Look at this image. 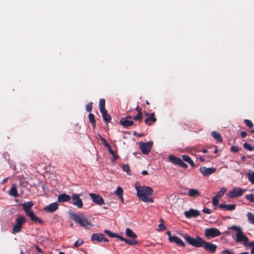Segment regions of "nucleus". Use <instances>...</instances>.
I'll return each mask as SVG.
<instances>
[{"instance_id":"7","label":"nucleus","mask_w":254,"mask_h":254,"mask_svg":"<svg viewBox=\"0 0 254 254\" xmlns=\"http://www.w3.org/2000/svg\"><path fill=\"white\" fill-rule=\"evenodd\" d=\"M108 152L112 155L113 159L112 162L117 160L119 156L117 154L118 149L115 144H104Z\"/></svg>"},{"instance_id":"1","label":"nucleus","mask_w":254,"mask_h":254,"mask_svg":"<svg viewBox=\"0 0 254 254\" xmlns=\"http://www.w3.org/2000/svg\"><path fill=\"white\" fill-rule=\"evenodd\" d=\"M135 188L137 191V196L140 200L146 203L154 202L151 197L153 193V190L151 188L145 186H141L139 182H136Z\"/></svg>"},{"instance_id":"60","label":"nucleus","mask_w":254,"mask_h":254,"mask_svg":"<svg viewBox=\"0 0 254 254\" xmlns=\"http://www.w3.org/2000/svg\"><path fill=\"white\" fill-rule=\"evenodd\" d=\"M144 133H139V134H138L137 135V136H138V137L142 136H144Z\"/></svg>"},{"instance_id":"15","label":"nucleus","mask_w":254,"mask_h":254,"mask_svg":"<svg viewBox=\"0 0 254 254\" xmlns=\"http://www.w3.org/2000/svg\"><path fill=\"white\" fill-rule=\"evenodd\" d=\"M89 196L93 201L96 204L101 205L104 204V199L99 195L93 193H90Z\"/></svg>"},{"instance_id":"6","label":"nucleus","mask_w":254,"mask_h":254,"mask_svg":"<svg viewBox=\"0 0 254 254\" xmlns=\"http://www.w3.org/2000/svg\"><path fill=\"white\" fill-rule=\"evenodd\" d=\"M26 222V218L23 216H20L16 219V223L13 226L12 232L17 233L21 231L23 225Z\"/></svg>"},{"instance_id":"53","label":"nucleus","mask_w":254,"mask_h":254,"mask_svg":"<svg viewBox=\"0 0 254 254\" xmlns=\"http://www.w3.org/2000/svg\"><path fill=\"white\" fill-rule=\"evenodd\" d=\"M99 137L100 138L102 143H107L105 139L102 137L101 135H99Z\"/></svg>"},{"instance_id":"47","label":"nucleus","mask_w":254,"mask_h":254,"mask_svg":"<svg viewBox=\"0 0 254 254\" xmlns=\"http://www.w3.org/2000/svg\"><path fill=\"white\" fill-rule=\"evenodd\" d=\"M248 246L252 247L251 253V254H254V242H250Z\"/></svg>"},{"instance_id":"4","label":"nucleus","mask_w":254,"mask_h":254,"mask_svg":"<svg viewBox=\"0 0 254 254\" xmlns=\"http://www.w3.org/2000/svg\"><path fill=\"white\" fill-rule=\"evenodd\" d=\"M228 229L229 230H233L236 232L235 241L236 243H242L245 246L249 245V238L244 234L241 227L236 225H232L229 227Z\"/></svg>"},{"instance_id":"42","label":"nucleus","mask_w":254,"mask_h":254,"mask_svg":"<svg viewBox=\"0 0 254 254\" xmlns=\"http://www.w3.org/2000/svg\"><path fill=\"white\" fill-rule=\"evenodd\" d=\"M219 199L218 197L217 196H214L212 198V202L213 205V206H217L219 202Z\"/></svg>"},{"instance_id":"46","label":"nucleus","mask_w":254,"mask_h":254,"mask_svg":"<svg viewBox=\"0 0 254 254\" xmlns=\"http://www.w3.org/2000/svg\"><path fill=\"white\" fill-rule=\"evenodd\" d=\"M83 243V241L81 240H77L74 244V246L75 247H78L80 246Z\"/></svg>"},{"instance_id":"55","label":"nucleus","mask_w":254,"mask_h":254,"mask_svg":"<svg viewBox=\"0 0 254 254\" xmlns=\"http://www.w3.org/2000/svg\"><path fill=\"white\" fill-rule=\"evenodd\" d=\"M132 117L130 115H127L126 117L122 118L121 119H124L126 120L131 119Z\"/></svg>"},{"instance_id":"3","label":"nucleus","mask_w":254,"mask_h":254,"mask_svg":"<svg viewBox=\"0 0 254 254\" xmlns=\"http://www.w3.org/2000/svg\"><path fill=\"white\" fill-rule=\"evenodd\" d=\"M69 215L76 223L85 229H89L93 226L90 220L86 218L83 214L70 212Z\"/></svg>"},{"instance_id":"41","label":"nucleus","mask_w":254,"mask_h":254,"mask_svg":"<svg viewBox=\"0 0 254 254\" xmlns=\"http://www.w3.org/2000/svg\"><path fill=\"white\" fill-rule=\"evenodd\" d=\"M122 169H123L124 171L127 172V174L130 175V174H129V171H130L129 167V166L127 164L124 165L122 166Z\"/></svg>"},{"instance_id":"29","label":"nucleus","mask_w":254,"mask_h":254,"mask_svg":"<svg viewBox=\"0 0 254 254\" xmlns=\"http://www.w3.org/2000/svg\"><path fill=\"white\" fill-rule=\"evenodd\" d=\"M115 193L119 196V197L121 199L122 201L123 202L124 199L123 197V190L122 188L120 187H118L116 190Z\"/></svg>"},{"instance_id":"35","label":"nucleus","mask_w":254,"mask_h":254,"mask_svg":"<svg viewBox=\"0 0 254 254\" xmlns=\"http://www.w3.org/2000/svg\"><path fill=\"white\" fill-rule=\"evenodd\" d=\"M247 176L249 181L254 184V172L250 171L248 173Z\"/></svg>"},{"instance_id":"24","label":"nucleus","mask_w":254,"mask_h":254,"mask_svg":"<svg viewBox=\"0 0 254 254\" xmlns=\"http://www.w3.org/2000/svg\"><path fill=\"white\" fill-rule=\"evenodd\" d=\"M100 112L102 114V118L104 121L108 124L109 123L111 122V116L108 114L107 111L106 110L101 111Z\"/></svg>"},{"instance_id":"61","label":"nucleus","mask_w":254,"mask_h":254,"mask_svg":"<svg viewBox=\"0 0 254 254\" xmlns=\"http://www.w3.org/2000/svg\"><path fill=\"white\" fill-rule=\"evenodd\" d=\"M7 180V178H5L3 180H2V183L4 184V183H5Z\"/></svg>"},{"instance_id":"37","label":"nucleus","mask_w":254,"mask_h":254,"mask_svg":"<svg viewBox=\"0 0 254 254\" xmlns=\"http://www.w3.org/2000/svg\"><path fill=\"white\" fill-rule=\"evenodd\" d=\"M105 233H106L109 237L111 238H116L117 236V234L113 233L109 230H105Z\"/></svg>"},{"instance_id":"44","label":"nucleus","mask_w":254,"mask_h":254,"mask_svg":"<svg viewBox=\"0 0 254 254\" xmlns=\"http://www.w3.org/2000/svg\"><path fill=\"white\" fill-rule=\"evenodd\" d=\"M230 150L233 152H237L240 150V148L237 146L233 145L231 146Z\"/></svg>"},{"instance_id":"18","label":"nucleus","mask_w":254,"mask_h":254,"mask_svg":"<svg viewBox=\"0 0 254 254\" xmlns=\"http://www.w3.org/2000/svg\"><path fill=\"white\" fill-rule=\"evenodd\" d=\"M139 148L144 154H148L152 147V144H139Z\"/></svg>"},{"instance_id":"31","label":"nucleus","mask_w":254,"mask_h":254,"mask_svg":"<svg viewBox=\"0 0 254 254\" xmlns=\"http://www.w3.org/2000/svg\"><path fill=\"white\" fill-rule=\"evenodd\" d=\"M9 194L14 197H16L17 196V190L15 186H13L11 188L9 191Z\"/></svg>"},{"instance_id":"32","label":"nucleus","mask_w":254,"mask_h":254,"mask_svg":"<svg viewBox=\"0 0 254 254\" xmlns=\"http://www.w3.org/2000/svg\"><path fill=\"white\" fill-rule=\"evenodd\" d=\"M99 105L100 111L106 110L105 109V100L104 99H100Z\"/></svg>"},{"instance_id":"9","label":"nucleus","mask_w":254,"mask_h":254,"mask_svg":"<svg viewBox=\"0 0 254 254\" xmlns=\"http://www.w3.org/2000/svg\"><path fill=\"white\" fill-rule=\"evenodd\" d=\"M216 168L214 167L207 168L205 166H201L199 168V171L203 177H209L216 171Z\"/></svg>"},{"instance_id":"14","label":"nucleus","mask_w":254,"mask_h":254,"mask_svg":"<svg viewBox=\"0 0 254 254\" xmlns=\"http://www.w3.org/2000/svg\"><path fill=\"white\" fill-rule=\"evenodd\" d=\"M145 115L148 116L144 120V123L146 125L148 126L152 125L156 121L157 119L155 117V113H152L149 114L146 112H145Z\"/></svg>"},{"instance_id":"25","label":"nucleus","mask_w":254,"mask_h":254,"mask_svg":"<svg viewBox=\"0 0 254 254\" xmlns=\"http://www.w3.org/2000/svg\"><path fill=\"white\" fill-rule=\"evenodd\" d=\"M120 124L125 127H128L133 125L134 122L131 120L121 119Z\"/></svg>"},{"instance_id":"59","label":"nucleus","mask_w":254,"mask_h":254,"mask_svg":"<svg viewBox=\"0 0 254 254\" xmlns=\"http://www.w3.org/2000/svg\"><path fill=\"white\" fill-rule=\"evenodd\" d=\"M202 152L205 153H206L207 152V150L206 149H202L201 151Z\"/></svg>"},{"instance_id":"13","label":"nucleus","mask_w":254,"mask_h":254,"mask_svg":"<svg viewBox=\"0 0 254 254\" xmlns=\"http://www.w3.org/2000/svg\"><path fill=\"white\" fill-rule=\"evenodd\" d=\"M91 240L95 242H107L108 240L102 233H95L92 235Z\"/></svg>"},{"instance_id":"51","label":"nucleus","mask_w":254,"mask_h":254,"mask_svg":"<svg viewBox=\"0 0 254 254\" xmlns=\"http://www.w3.org/2000/svg\"><path fill=\"white\" fill-rule=\"evenodd\" d=\"M247 135V133L245 131H242L241 133V136L242 137V138H244L245 137H246V136Z\"/></svg>"},{"instance_id":"38","label":"nucleus","mask_w":254,"mask_h":254,"mask_svg":"<svg viewBox=\"0 0 254 254\" xmlns=\"http://www.w3.org/2000/svg\"><path fill=\"white\" fill-rule=\"evenodd\" d=\"M135 121L141 122L142 119V113H137V115L133 118Z\"/></svg>"},{"instance_id":"63","label":"nucleus","mask_w":254,"mask_h":254,"mask_svg":"<svg viewBox=\"0 0 254 254\" xmlns=\"http://www.w3.org/2000/svg\"><path fill=\"white\" fill-rule=\"evenodd\" d=\"M145 103H146V104L147 105H149V102L147 100H146Z\"/></svg>"},{"instance_id":"26","label":"nucleus","mask_w":254,"mask_h":254,"mask_svg":"<svg viewBox=\"0 0 254 254\" xmlns=\"http://www.w3.org/2000/svg\"><path fill=\"white\" fill-rule=\"evenodd\" d=\"M211 136L216 140L217 142H222L223 139L219 132L216 131H212L211 132Z\"/></svg>"},{"instance_id":"19","label":"nucleus","mask_w":254,"mask_h":254,"mask_svg":"<svg viewBox=\"0 0 254 254\" xmlns=\"http://www.w3.org/2000/svg\"><path fill=\"white\" fill-rule=\"evenodd\" d=\"M59 204L58 202H55L46 206L44 210L49 212H53L58 208Z\"/></svg>"},{"instance_id":"27","label":"nucleus","mask_w":254,"mask_h":254,"mask_svg":"<svg viewBox=\"0 0 254 254\" xmlns=\"http://www.w3.org/2000/svg\"><path fill=\"white\" fill-rule=\"evenodd\" d=\"M126 234L128 237H131L133 239H136L137 238L136 234L133 232V231L130 228H127L126 230Z\"/></svg>"},{"instance_id":"39","label":"nucleus","mask_w":254,"mask_h":254,"mask_svg":"<svg viewBox=\"0 0 254 254\" xmlns=\"http://www.w3.org/2000/svg\"><path fill=\"white\" fill-rule=\"evenodd\" d=\"M246 198L250 202L254 203V195L252 193L246 195Z\"/></svg>"},{"instance_id":"40","label":"nucleus","mask_w":254,"mask_h":254,"mask_svg":"<svg viewBox=\"0 0 254 254\" xmlns=\"http://www.w3.org/2000/svg\"><path fill=\"white\" fill-rule=\"evenodd\" d=\"M244 147L245 149L249 151L254 150V146H252L251 144H244Z\"/></svg>"},{"instance_id":"54","label":"nucleus","mask_w":254,"mask_h":254,"mask_svg":"<svg viewBox=\"0 0 254 254\" xmlns=\"http://www.w3.org/2000/svg\"><path fill=\"white\" fill-rule=\"evenodd\" d=\"M116 238L120 239L122 241H125V238H123L122 236H120L117 234V236Z\"/></svg>"},{"instance_id":"57","label":"nucleus","mask_w":254,"mask_h":254,"mask_svg":"<svg viewBox=\"0 0 254 254\" xmlns=\"http://www.w3.org/2000/svg\"><path fill=\"white\" fill-rule=\"evenodd\" d=\"M36 248L37 251L39 253H42V250H41L39 247H38V246H36Z\"/></svg>"},{"instance_id":"45","label":"nucleus","mask_w":254,"mask_h":254,"mask_svg":"<svg viewBox=\"0 0 254 254\" xmlns=\"http://www.w3.org/2000/svg\"><path fill=\"white\" fill-rule=\"evenodd\" d=\"M244 122H245V123L246 124V125H247V126H248L249 127L251 128L252 127H253V124L250 120H245Z\"/></svg>"},{"instance_id":"23","label":"nucleus","mask_w":254,"mask_h":254,"mask_svg":"<svg viewBox=\"0 0 254 254\" xmlns=\"http://www.w3.org/2000/svg\"><path fill=\"white\" fill-rule=\"evenodd\" d=\"M188 195L192 197H196L200 195V191L196 189H190Z\"/></svg>"},{"instance_id":"58","label":"nucleus","mask_w":254,"mask_h":254,"mask_svg":"<svg viewBox=\"0 0 254 254\" xmlns=\"http://www.w3.org/2000/svg\"><path fill=\"white\" fill-rule=\"evenodd\" d=\"M141 174L143 175H146L148 174V172L147 171H146V170H143V171H142Z\"/></svg>"},{"instance_id":"28","label":"nucleus","mask_w":254,"mask_h":254,"mask_svg":"<svg viewBox=\"0 0 254 254\" xmlns=\"http://www.w3.org/2000/svg\"><path fill=\"white\" fill-rule=\"evenodd\" d=\"M182 160L185 162H188L191 167H194V164L192 159L188 155H183Z\"/></svg>"},{"instance_id":"64","label":"nucleus","mask_w":254,"mask_h":254,"mask_svg":"<svg viewBox=\"0 0 254 254\" xmlns=\"http://www.w3.org/2000/svg\"><path fill=\"white\" fill-rule=\"evenodd\" d=\"M59 254H65L63 252H59Z\"/></svg>"},{"instance_id":"33","label":"nucleus","mask_w":254,"mask_h":254,"mask_svg":"<svg viewBox=\"0 0 254 254\" xmlns=\"http://www.w3.org/2000/svg\"><path fill=\"white\" fill-rule=\"evenodd\" d=\"M248 219L250 223L254 225V214L249 212L247 214Z\"/></svg>"},{"instance_id":"16","label":"nucleus","mask_w":254,"mask_h":254,"mask_svg":"<svg viewBox=\"0 0 254 254\" xmlns=\"http://www.w3.org/2000/svg\"><path fill=\"white\" fill-rule=\"evenodd\" d=\"M184 215L188 218H195L200 215V212L197 210L190 209L189 210L186 211L184 212Z\"/></svg>"},{"instance_id":"10","label":"nucleus","mask_w":254,"mask_h":254,"mask_svg":"<svg viewBox=\"0 0 254 254\" xmlns=\"http://www.w3.org/2000/svg\"><path fill=\"white\" fill-rule=\"evenodd\" d=\"M220 231L217 228H207L205 230V235L207 238H214L220 236Z\"/></svg>"},{"instance_id":"62","label":"nucleus","mask_w":254,"mask_h":254,"mask_svg":"<svg viewBox=\"0 0 254 254\" xmlns=\"http://www.w3.org/2000/svg\"><path fill=\"white\" fill-rule=\"evenodd\" d=\"M239 254H249V253L247 252H244V253H240Z\"/></svg>"},{"instance_id":"8","label":"nucleus","mask_w":254,"mask_h":254,"mask_svg":"<svg viewBox=\"0 0 254 254\" xmlns=\"http://www.w3.org/2000/svg\"><path fill=\"white\" fill-rule=\"evenodd\" d=\"M246 190H242L241 188H235L230 190L227 195L230 198L237 197L241 196Z\"/></svg>"},{"instance_id":"49","label":"nucleus","mask_w":254,"mask_h":254,"mask_svg":"<svg viewBox=\"0 0 254 254\" xmlns=\"http://www.w3.org/2000/svg\"><path fill=\"white\" fill-rule=\"evenodd\" d=\"M202 211L206 213V214H211L212 213V210L209 209V208H204L203 209H202Z\"/></svg>"},{"instance_id":"50","label":"nucleus","mask_w":254,"mask_h":254,"mask_svg":"<svg viewBox=\"0 0 254 254\" xmlns=\"http://www.w3.org/2000/svg\"><path fill=\"white\" fill-rule=\"evenodd\" d=\"M222 253L223 254H235L234 252L233 251H229L228 250H225L223 251Z\"/></svg>"},{"instance_id":"30","label":"nucleus","mask_w":254,"mask_h":254,"mask_svg":"<svg viewBox=\"0 0 254 254\" xmlns=\"http://www.w3.org/2000/svg\"><path fill=\"white\" fill-rule=\"evenodd\" d=\"M88 118L89 120V122L91 124L92 127H95L96 126V122L95 120V116L92 113H89L88 115Z\"/></svg>"},{"instance_id":"48","label":"nucleus","mask_w":254,"mask_h":254,"mask_svg":"<svg viewBox=\"0 0 254 254\" xmlns=\"http://www.w3.org/2000/svg\"><path fill=\"white\" fill-rule=\"evenodd\" d=\"M166 229V226L163 224H160L158 225V231H163V230H165Z\"/></svg>"},{"instance_id":"22","label":"nucleus","mask_w":254,"mask_h":254,"mask_svg":"<svg viewBox=\"0 0 254 254\" xmlns=\"http://www.w3.org/2000/svg\"><path fill=\"white\" fill-rule=\"evenodd\" d=\"M219 207L223 210H228V211H233L236 208L235 204H220L219 205Z\"/></svg>"},{"instance_id":"12","label":"nucleus","mask_w":254,"mask_h":254,"mask_svg":"<svg viewBox=\"0 0 254 254\" xmlns=\"http://www.w3.org/2000/svg\"><path fill=\"white\" fill-rule=\"evenodd\" d=\"M80 197V194L78 193H73L71 196L73 205L76 206L78 208H81L83 207V202Z\"/></svg>"},{"instance_id":"56","label":"nucleus","mask_w":254,"mask_h":254,"mask_svg":"<svg viewBox=\"0 0 254 254\" xmlns=\"http://www.w3.org/2000/svg\"><path fill=\"white\" fill-rule=\"evenodd\" d=\"M167 235L169 236V239L170 238V237H173V236H172L171 234V232L170 231H167V233H166Z\"/></svg>"},{"instance_id":"36","label":"nucleus","mask_w":254,"mask_h":254,"mask_svg":"<svg viewBox=\"0 0 254 254\" xmlns=\"http://www.w3.org/2000/svg\"><path fill=\"white\" fill-rule=\"evenodd\" d=\"M124 242H125L127 244L129 245H135L138 243L135 239H125Z\"/></svg>"},{"instance_id":"2","label":"nucleus","mask_w":254,"mask_h":254,"mask_svg":"<svg viewBox=\"0 0 254 254\" xmlns=\"http://www.w3.org/2000/svg\"><path fill=\"white\" fill-rule=\"evenodd\" d=\"M34 203L32 201L24 202L21 204V206L26 215L29 217L30 220L34 223H38L41 225L43 224L44 221L35 215L32 207L34 206Z\"/></svg>"},{"instance_id":"21","label":"nucleus","mask_w":254,"mask_h":254,"mask_svg":"<svg viewBox=\"0 0 254 254\" xmlns=\"http://www.w3.org/2000/svg\"><path fill=\"white\" fill-rule=\"evenodd\" d=\"M71 197L69 195L65 194V193H62L61 194H60L58 197V201L59 202H64L69 201Z\"/></svg>"},{"instance_id":"17","label":"nucleus","mask_w":254,"mask_h":254,"mask_svg":"<svg viewBox=\"0 0 254 254\" xmlns=\"http://www.w3.org/2000/svg\"><path fill=\"white\" fill-rule=\"evenodd\" d=\"M202 246L205 250L208 251L211 253H214L216 251L217 248V246L215 244L210 242H205L204 241Z\"/></svg>"},{"instance_id":"20","label":"nucleus","mask_w":254,"mask_h":254,"mask_svg":"<svg viewBox=\"0 0 254 254\" xmlns=\"http://www.w3.org/2000/svg\"><path fill=\"white\" fill-rule=\"evenodd\" d=\"M169 242L171 243H175L176 244L182 247L185 246L183 241L179 237L175 236H173V237H170L169 239Z\"/></svg>"},{"instance_id":"43","label":"nucleus","mask_w":254,"mask_h":254,"mask_svg":"<svg viewBox=\"0 0 254 254\" xmlns=\"http://www.w3.org/2000/svg\"><path fill=\"white\" fill-rule=\"evenodd\" d=\"M92 102H89L86 105V110L87 112H90L91 111L92 109Z\"/></svg>"},{"instance_id":"11","label":"nucleus","mask_w":254,"mask_h":254,"mask_svg":"<svg viewBox=\"0 0 254 254\" xmlns=\"http://www.w3.org/2000/svg\"><path fill=\"white\" fill-rule=\"evenodd\" d=\"M168 158L170 162L175 165H179L184 168L188 167V165L180 158L176 157L173 155H169Z\"/></svg>"},{"instance_id":"5","label":"nucleus","mask_w":254,"mask_h":254,"mask_svg":"<svg viewBox=\"0 0 254 254\" xmlns=\"http://www.w3.org/2000/svg\"><path fill=\"white\" fill-rule=\"evenodd\" d=\"M184 239L190 245L195 247H202L204 244V241L200 237L191 238L186 235L184 236Z\"/></svg>"},{"instance_id":"34","label":"nucleus","mask_w":254,"mask_h":254,"mask_svg":"<svg viewBox=\"0 0 254 254\" xmlns=\"http://www.w3.org/2000/svg\"><path fill=\"white\" fill-rule=\"evenodd\" d=\"M226 191L227 189L225 188H221L220 190L217 193L216 196L218 197V198H221L226 192Z\"/></svg>"},{"instance_id":"52","label":"nucleus","mask_w":254,"mask_h":254,"mask_svg":"<svg viewBox=\"0 0 254 254\" xmlns=\"http://www.w3.org/2000/svg\"><path fill=\"white\" fill-rule=\"evenodd\" d=\"M135 110H136V111L137 112V113H142V109H141V108H140L139 106H137L136 107Z\"/></svg>"}]
</instances>
